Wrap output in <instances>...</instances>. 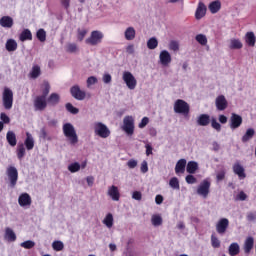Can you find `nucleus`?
<instances>
[{
  "mask_svg": "<svg viewBox=\"0 0 256 256\" xmlns=\"http://www.w3.org/2000/svg\"><path fill=\"white\" fill-rule=\"evenodd\" d=\"M210 123L212 129L221 133V123L217 121V118L211 117L209 114H200L197 118V125L200 127H207Z\"/></svg>",
  "mask_w": 256,
  "mask_h": 256,
  "instance_id": "obj_1",
  "label": "nucleus"
},
{
  "mask_svg": "<svg viewBox=\"0 0 256 256\" xmlns=\"http://www.w3.org/2000/svg\"><path fill=\"white\" fill-rule=\"evenodd\" d=\"M63 133L71 145H77V143H79V137L77 136L75 127H73L71 123H66L63 125Z\"/></svg>",
  "mask_w": 256,
  "mask_h": 256,
  "instance_id": "obj_2",
  "label": "nucleus"
},
{
  "mask_svg": "<svg viewBox=\"0 0 256 256\" xmlns=\"http://www.w3.org/2000/svg\"><path fill=\"white\" fill-rule=\"evenodd\" d=\"M174 112L178 113V115L189 117V113L191 112V107L189 106V103H187L185 100L178 99L174 103Z\"/></svg>",
  "mask_w": 256,
  "mask_h": 256,
  "instance_id": "obj_3",
  "label": "nucleus"
},
{
  "mask_svg": "<svg viewBox=\"0 0 256 256\" xmlns=\"http://www.w3.org/2000/svg\"><path fill=\"white\" fill-rule=\"evenodd\" d=\"M94 133L101 139H107L108 137H111V130H109V127H107V125L102 122L94 123Z\"/></svg>",
  "mask_w": 256,
  "mask_h": 256,
  "instance_id": "obj_4",
  "label": "nucleus"
},
{
  "mask_svg": "<svg viewBox=\"0 0 256 256\" xmlns=\"http://www.w3.org/2000/svg\"><path fill=\"white\" fill-rule=\"evenodd\" d=\"M2 103L7 111L13 109V90L5 87L2 93Z\"/></svg>",
  "mask_w": 256,
  "mask_h": 256,
  "instance_id": "obj_5",
  "label": "nucleus"
},
{
  "mask_svg": "<svg viewBox=\"0 0 256 256\" xmlns=\"http://www.w3.org/2000/svg\"><path fill=\"white\" fill-rule=\"evenodd\" d=\"M104 35L99 30H94L91 32L90 37H88L85 40L86 45H91L92 47H95L99 45V43H102Z\"/></svg>",
  "mask_w": 256,
  "mask_h": 256,
  "instance_id": "obj_6",
  "label": "nucleus"
},
{
  "mask_svg": "<svg viewBox=\"0 0 256 256\" xmlns=\"http://www.w3.org/2000/svg\"><path fill=\"white\" fill-rule=\"evenodd\" d=\"M122 130L126 135H133L135 133V119L133 116H125L123 119Z\"/></svg>",
  "mask_w": 256,
  "mask_h": 256,
  "instance_id": "obj_7",
  "label": "nucleus"
},
{
  "mask_svg": "<svg viewBox=\"0 0 256 256\" xmlns=\"http://www.w3.org/2000/svg\"><path fill=\"white\" fill-rule=\"evenodd\" d=\"M122 79L130 91H133L137 87V79L131 72L124 71Z\"/></svg>",
  "mask_w": 256,
  "mask_h": 256,
  "instance_id": "obj_8",
  "label": "nucleus"
},
{
  "mask_svg": "<svg viewBox=\"0 0 256 256\" xmlns=\"http://www.w3.org/2000/svg\"><path fill=\"white\" fill-rule=\"evenodd\" d=\"M6 175L10 181V187H15L17 181L19 180V172L15 166H9L6 170Z\"/></svg>",
  "mask_w": 256,
  "mask_h": 256,
  "instance_id": "obj_9",
  "label": "nucleus"
},
{
  "mask_svg": "<svg viewBox=\"0 0 256 256\" xmlns=\"http://www.w3.org/2000/svg\"><path fill=\"white\" fill-rule=\"evenodd\" d=\"M211 189V182L207 179L203 180L197 188V194L207 199L209 196V191Z\"/></svg>",
  "mask_w": 256,
  "mask_h": 256,
  "instance_id": "obj_10",
  "label": "nucleus"
},
{
  "mask_svg": "<svg viewBox=\"0 0 256 256\" xmlns=\"http://www.w3.org/2000/svg\"><path fill=\"white\" fill-rule=\"evenodd\" d=\"M215 106L217 111H225V109L229 107V102H227L225 95H219L216 97Z\"/></svg>",
  "mask_w": 256,
  "mask_h": 256,
  "instance_id": "obj_11",
  "label": "nucleus"
},
{
  "mask_svg": "<svg viewBox=\"0 0 256 256\" xmlns=\"http://www.w3.org/2000/svg\"><path fill=\"white\" fill-rule=\"evenodd\" d=\"M47 98L45 96H37L34 99V107L36 111H45L47 109Z\"/></svg>",
  "mask_w": 256,
  "mask_h": 256,
  "instance_id": "obj_12",
  "label": "nucleus"
},
{
  "mask_svg": "<svg viewBox=\"0 0 256 256\" xmlns=\"http://www.w3.org/2000/svg\"><path fill=\"white\" fill-rule=\"evenodd\" d=\"M70 93L74 99H77V101H83L86 97L85 91L81 90L79 85L72 86L70 89Z\"/></svg>",
  "mask_w": 256,
  "mask_h": 256,
  "instance_id": "obj_13",
  "label": "nucleus"
},
{
  "mask_svg": "<svg viewBox=\"0 0 256 256\" xmlns=\"http://www.w3.org/2000/svg\"><path fill=\"white\" fill-rule=\"evenodd\" d=\"M229 229V219L221 218L216 224V231L219 235H224Z\"/></svg>",
  "mask_w": 256,
  "mask_h": 256,
  "instance_id": "obj_14",
  "label": "nucleus"
},
{
  "mask_svg": "<svg viewBox=\"0 0 256 256\" xmlns=\"http://www.w3.org/2000/svg\"><path fill=\"white\" fill-rule=\"evenodd\" d=\"M243 125V117L239 114L232 113L230 117V129H239Z\"/></svg>",
  "mask_w": 256,
  "mask_h": 256,
  "instance_id": "obj_15",
  "label": "nucleus"
},
{
  "mask_svg": "<svg viewBox=\"0 0 256 256\" xmlns=\"http://www.w3.org/2000/svg\"><path fill=\"white\" fill-rule=\"evenodd\" d=\"M205 15H207V6H205V3H203V2H199L198 7L195 12V19H197V21H199V20L203 19V17H205Z\"/></svg>",
  "mask_w": 256,
  "mask_h": 256,
  "instance_id": "obj_16",
  "label": "nucleus"
},
{
  "mask_svg": "<svg viewBox=\"0 0 256 256\" xmlns=\"http://www.w3.org/2000/svg\"><path fill=\"white\" fill-rule=\"evenodd\" d=\"M159 60L163 67H167L171 63V54L167 50H162L159 55Z\"/></svg>",
  "mask_w": 256,
  "mask_h": 256,
  "instance_id": "obj_17",
  "label": "nucleus"
},
{
  "mask_svg": "<svg viewBox=\"0 0 256 256\" xmlns=\"http://www.w3.org/2000/svg\"><path fill=\"white\" fill-rule=\"evenodd\" d=\"M18 203L20 207L31 206V203H33V201L31 200V195H29L28 193H22L18 198Z\"/></svg>",
  "mask_w": 256,
  "mask_h": 256,
  "instance_id": "obj_18",
  "label": "nucleus"
},
{
  "mask_svg": "<svg viewBox=\"0 0 256 256\" xmlns=\"http://www.w3.org/2000/svg\"><path fill=\"white\" fill-rule=\"evenodd\" d=\"M254 245L255 239L253 237L249 236L248 238H246L243 246L244 253L246 255H249V253H251V251L253 250Z\"/></svg>",
  "mask_w": 256,
  "mask_h": 256,
  "instance_id": "obj_19",
  "label": "nucleus"
},
{
  "mask_svg": "<svg viewBox=\"0 0 256 256\" xmlns=\"http://www.w3.org/2000/svg\"><path fill=\"white\" fill-rule=\"evenodd\" d=\"M108 195L111 197L112 201H119L121 199V194L119 193V188L115 185H112L108 189Z\"/></svg>",
  "mask_w": 256,
  "mask_h": 256,
  "instance_id": "obj_20",
  "label": "nucleus"
},
{
  "mask_svg": "<svg viewBox=\"0 0 256 256\" xmlns=\"http://www.w3.org/2000/svg\"><path fill=\"white\" fill-rule=\"evenodd\" d=\"M233 172L235 175H238L239 179H245V177H247V174H245V168H243L239 163H235L233 165Z\"/></svg>",
  "mask_w": 256,
  "mask_h": 256,
  "instance_id": "obj_21",
  "label": "nucleus"
},
{
  "mask_svg": "<svg viewBox=\"0 0 256 256\" xmlns=\"http://www.w3.org/2000/svg\"><path fill=\"white\" fill-rule=\"evenodd\" d=\"M14 22L13 19L11 18V16H3L0 19V26L4 27L5 29H11V27H13Z\"/></svg>",
  "mask_w": 256,
  "mask_h": 256,
  "instance_id": "obj_22",
  "label": "nucleus"
},
{
  "mask_svg": "<svg viewBox=\"0 0 256 256\" xmlns=\"http://www.w3.org/2000/svg\"><path fill=\"white\" fill-rule=\"evenodd\" d=\"M24 145L27 151H31L33 147H35V140H33V136L29 132L26 133V139L24 141Z\"/></svg>",
  "mask_w": 256,
  "mask_h": 256,
  "instance_id": "obj_23",
  "label": "nucleus"
},
{
  "mask_svg": "<svg viewBox=\"0 0 256 256\" xmlns=\"http://www.w3.org/2000/svg\"><path fill=\"white\" fill-rule=\"evenodd\" d=\"M59 101H61V96L57 93H52L47 99L48 105L55 107V105H59Z\"/></svg>",
  "mask_w": 256,
  "mask_h": 256,
  "instance_id": "obj_24",
  "label": "nucleus"
},
{
  "mask_svg": "<svg viewBox=\"0 0 256 256\" xmlns=\"http://www.w3.org/2000/svg\"><path fill=\"white\" fill-rule=\"evenodd\" d=\"M6 141L10 147H15V145H17V136L15 135V132L8 131L6 134Z\"/></svg>",
  "mask_w": 256,
  "mask_h": 256,
  "instance_id": "obj_25",
  "label": "nucleus"
},
{
  "mask_svg": "<svg viewBox=\"0 0 256 256\" xmlns=\"http://www.w3.org/2000/svg\"><path fill=\"white\" fill-rule=\"evenodd\" d=\"M20 41H33V34L31 33V30L24 29L19 36Z\"/></svg>",
  "mask_w": 256,
  "mask_h": 256,
  "instance_id": "obj_26",
  "label": "nucleus"
},
{
  "mask_svg": "<svg viewBox=\"0 0 256 256\" xmlns=\"http://www.w3.org/2000/svg\"><path fill=\"white\" fill-rule=\"evenodd\" d=\"M199 169V164L195 161H189L186 166V171L190 175H193L197 173V170Z\"/></svg>",
  "mask_w": 256,
  "mask_h": 256,
  "instance_id": "obj_27",
  "label": "nucleus"
},
{
  "mask_svg": "<svg viewBox=\"0 0 256 256\" xmlns=\"http://www.w3.org/2000/svg\"><path fill=\"white\" fill-rule=\"evenodd\" d=\"M185 167H187V160L180 159L175 166V173H185Z\"/></svg>",
  "mask_w": 256,
  "mask_h": 256,
  "instance_id": "obj_28",
  "label": "nucleus"
},
{
  "mask_svg": "<svg viewBox=\"0 0 256 256\" xmlns=\"http://www.w3.org/2000/svg\"><path fill=\"white\" fill-rule=\"evenodd\" d=\"M6 51H8L9 53H13V51H17V41H15V39H8L6 41Z\"/></svg>",
  "mask_w": 256,
  "mask_h": 256,
  "instance_id": "obj_29",
  "label": "nucleus"
},
{
  "mask_svg": "<svg viewBox=\"0 0 256 256\" xmlns=\"http://www.w3.org/2000/svg\"><path fill=\"white\" fill-rule=\"evenodd\" d=\"M253 137H255V129L248 128L245 134L242 136V143H248V141H251Z\"/></svg>",
  "mask_w": 256,
  "mask_h": 256,
  "instance_id": "obj_30",
  "label": "nucleus"
},
{
  "mask_svg": "<svg viewBox=\"0 0 256 256\" xmlns=\"http://www.w3.org/2000/svg\"><path fill=\"white\" fill-rule=\"evenodd\" d=\"M208 9L211 13H219L221 11V1L216 0L209 4Z\"/></svg>",
  "mask_w": 256,
  "mask_h": 256,
  "instance_id": "obj_31",
  "label": "nucleus"
},
{
  "mask_svg": "<svg viewBox=\"0 0 256 256\" xmlns=\"http://www.w3.org/2000/svg\"><path fill=\"white\" fill-rule=\"evenodd\" d=\"M245 41L249 47H255V43H256L255 33L247 32L245 35Z\"/></svg>",
  "mask_w": 256,
  "mask_h": 256,
  "instance_id": "obj_32",
  "label": "nucleus"
},
{
  "mask_svg": "<svg viewBox=\"0 0 256 256\" xmlns=\"http://www.w3.org/2000/svg\"><path fill=\"white\" fill-rule=\"evenodd\" d=\"M5 239L8 241H17V235H15V232L11 228H6L5 229Z\"/></svg>",
  "mask_w": 256,
  "mask_h": 256,
  "instance_id": "obj_33",
  "label": "nucleus"
},
{
  "mask_svg": "<svg viewBox=\"0 0 256 256\" xmlns=\"http://www.w3.org/2000/svg\"><path fill=\"white\" fill-rule=\"evenodd\" d=\"M228 251L230 256L239 255V251H240L239 244L238 243L230 244Z\"/></svg>",
  "mask_w": 256,
  "mask_h": 256,
  "instance_id": "obj_34",
  "label": "nucleus"
},
{
  "mask_svg": "<svg viewBox=\"0 0 256 256\" xmlns=\"http://www.w3.org/2000/svg\"><path fill=\"white\" fill-rule=\"evenodd\" d=\"M125 39L127 41H133L135 39V28L128 27L125 31Z\"/></svg>",
  "mask_w": 256,
  "mask_h": 256,
  "instance_id": "obj_35",
  "label": "nucleus"
},
{
  "mask_svg": "<svg viewBox=\"0 0 256 256\" xmlns=\"http://www.w3.org/2000/svg\"><path fill=\"white\" fill-rule=\"evenodd\" d=\"M36 37L41 43H45L47 41V32H45V29L40 28L36 33Z\"/></svg>",
  "mask_w": 256,
  "mask_h": 256,
  "instance_id": "obj_36",
  "label": "nucleus"
},
{
  "mask_svg": "<svg viewBox=\"0 0 256 256\" xmlns=\"http://www.w3.org/2000/svg\"><path fill=\"white\" fill-rule=\"evenodd\" d=\"M16 153H17L18 159L21 161V159L25 157V144L23 143L18 144Z\"/></svg>",
  "mask_w": 256,
  "mask_h": 256,
  "instance_id": "obj_37",
  "label": "nucleus"
},
{
  "mask_svg": "<svg viewBox=\"0 0 256 256\" xmlns=\"http://www.w3.org/2000/svg\"><path fill=\"white\" fill-rule=\"evenodd\" d=\"M230 49H243V43L239 39H232L230 41Z\"/></svg>",
  "mask_w": 256,
  "mask_h": 256,
  "instance_id": "obj_38",
  "label": "nucleus"
},
{
  "mask_svg": "<svg viewBox=\"0 0 256 256\" xmlns=\"http://www.w3.org/2000/svg\"><path fill=\"white\" fill-rule=\"evenodd\" d=\"M103 224L106 225L108 229H111V227H113V214L108 213L103 220Z\"/></svg>",
  "mask_w": 256,
  "mask_h": 256,
  "instance_id": "obj_39",
  "label": "nucleus"
},
{
  "mask_svg": "<svg viewBox=\"0 0 256 256\" xmlns=\"http://www.w3.org/2000/svg\"><path fill=\"white\" fill-rule=\"evenodd\" d=\"M158 45H159V41H157V38L155 37H152L147 41L148 49H151V50L157 49Z\"/></svg>",
  "mask_w": 256,
  "mask_h": 256,
  "instance_id": "obj_40",
  "label": "nucleus"
},
{
  "mask_svg": "<svg viewBox=\"0 0 256 256\" xmlns=\"http://www.w3.org/2000/svg\"><path fill=\"white\" fill-rule=\"evenodd\" d=\"M151 221L154 227H159L160 225H163V218L159 215H153Z\"/></svg>",
  "mask_w": 256,
  "mask_h": 256,
  "instance_id": "obj_41",
  "label": "nucleus"
},
{
  "mask_svg": "<svg viewBox=\"0 0 256 256\" xmlns=\"http://www.w3.org/2000/svg\"><path fill=\"white\" fill-rule=\"evenodd\" d=\"M52 249H54V251H63V249H65V244H63L62 241H54L52 243Z\"/></svg>",
  "mask_w": 256,
  "mask_h": 256,
  "instance_id": "obj_42",
  "label": "nucleus"
},
{
  "mask_svg": "<svg viewBox=\"0 0 256 256\" xmlns=\"http://www.w3.org/2000/svg\"><path fill=\"white\" fill-rule=\"evenodd\" d=\"M39 75H41V67H39V66H33L32 67V71H31V73H30V77L32 78V79H37V77H39Z\"/></svg>",
  "mask_w": 256,
  "mask_h": 256,
  "instance_id": "obj_43",
  "label": "nucleus"
},
{
  "mask_svg": "<svg viewBox=\"0 0 256 256\" xmlns=\"http://www.w3.org/2000/svg\"><path fill=\"white\" fill-rule=\"evenodd\" d=\"M211 245L214 249H219V247H221V241L217 236H215V234L211 235Z\"/></svg>",
  "mask_w": 256,
  "mask_h": 256,
  "instance_id": "obj_44",
  "label": "nucleus"
},
{
  "mask_svg": "<svg viewBox=\"0 0 256 256\" xmlns=\"http://www.w3.org/2000/svg\"><path fill=\"white\" fill-rule=\"evenodd\" d=\"M80 169L81 164H79V162H74L68 166V171H70V173H77Z\"/></svg>",
  "mask_w": 256,
  "mask_h": 256,
  "instance_id": "obj_45",
  "label": "nucleus"
},
{
  "mask_svg": "<svg viewBox=\"0 0 256 256\" xmlns=\"http://www.w3.org/2000/svg\"><path fill=\"white\" fill-rule=\"evenodd\" d=\"M50 91H51V85L49 84V82H44L41 96L47 98V95H49Z\"/></svg>",
  "mask_w": 256,
  "mask_h": 256,
  "instance_id": "obj_46",
  "label": "nucleus"
},
{
  "mask_svg": "<svg viewBox=\"0 0 256 256\" xmlns=\"http://www.w3.org/2000/svg\"><path fill=\"white\" fill-rule=\"evenodd\" d=\"M197 43H199L200 45H207V36H205L204 34H198L195 37Z\"/></svg>",
  "mask_w": 256,
  "mask_h": 256,
  "instance_id": "obj_47",
  "label": "nucleus"
},
{
  "mask_svg": "<svg viewBox=\"0 0 256 256\" xmlns=\"http://www.w3.org/2000/svg\"><path fill=\"white\" fill-rule=\"evenodd\" d=\"M169 185L172 189H177L179 190L181 187L179 185V179L177 177H173L169 181Z\"/></svg>",
  "mask_w": 256,
  "mask_h": 256,
  "instance_id": "obj_48",
  "label": "nucleus"
},
{
  "mask_svg": "<svg viewBox=\"0 0 256 256\" xmlns=\"http://www.w3.org/2000/svg\"><path fill=\"white\" fill-rule=\"evenodd\" d=\"M86 35H87V30L86 29L78 28V30H77V39H78V41H83V39H85Z\"/></svg>",
  "mask_w": 256,
  "mask_h": 256,
  "instance_id": "obj_49",
  "label": "nucleus"
},
{
  "mask_svg": "<svg viewBox=\"0 0 256 256\" xmlns=\"http://www.w3.org/2000/svg\"><path fill=\"white\" fill-rule=\"evenodd\" d=\"M66 110L69 113H72V115H77V113H79V110L76 107H74L71 103L66 104Z\"/></svg>",
  "mask_w": 256,
  "mask_h": 256,
  "instance_id": "obj_50",
  "label": "nucleus"
},
{
  "mask_svg": "<svg viewBox=\"0 0 256 256\" xmlns=\"http://www.w3.org/2000/svg\"><path fill=\"white\" fill-rule=\"evenodd\" d=\"M20 246L23 247L24 249H33V247H35V243L31 240H28L22 242Z\"/></svg>",
  "mask_w": 256,
  "mask_h": 256,
  "instance_id": "obj_51",
  "label": "nucleus"
},
{
  "mask_svg": "<svg viewBox=\"0 0 256 256\" xmlns=\"http://www.w3.org/2000/svg\"><path fill=\"white\" fill-rule=\"evenodd\" d=\"M66 51H67V53H76V51H77V44L69 43L66 46Z\"/></svg>",
  "mask_w": 256,
  "mask_h": 256,
  "instance_id": "obj_52",
  "label": "nucleus"
},
{
  "mask_svg": "<svg viewBox=\"0 0 256 256\" xmlns=\"http://www.w3.org/2000/svg\"><path fill=\"white\" fill-rule=\"evenodd\" d=\"M186 183H188V185H194V183H197V178H195V176L193 175H187L186 178Z\"/></svg>",
  "mask_w": 256,
  "mask_h": 256,
  "instance_id": "obj_53",
  "label": "nucleus"
},
{
  "mask_svg": "<svg viewBox=\"0 0 256 256\" xmlns=\"http://www.w3.org/2000/svg\"><path fill=\"white\" fill-rule=\"evenodd\" d=\"M247 199V194L243 191H240L235 197V201H245Z\"/></svg>",
  "mask_w": 256,
  "mask_h": 256,
  "instance_id": "obj_54",
  "label": "nucleus"
},
{
  "mask_svg": "<svg viewBox=\"0 0 256 256\" xmlns=\"http://www.w3.org/2000/svg\"><path fill=\"white\" fill-rule=\"evenodd\" d=\"M0 119L3 123H5L6 125H8V123H11V118H9V116L7 114H5V112H2L0 114Z\"/></svg>",
  "mask_w": 256,
  "mask_h": 256,
  "instance_id": "obj_55",
  "label": "nucleus"
},
{
  "mask_svg": "<svg viewBox=\"0 0 256 256\" xmlns=\"http://www.w3.org/2000/svg\"><path fill=\"white\" fill-rule=\"evenodd\" d=\"M169 49L171 51H179V42L171 41L170 44H169Z\"/></svg>",
  "mask_w": 256,
  "mask_h": 256,
  "instance_id": "obj_56",
  "label": "nucleus"
},
{
  "mask_svg": "<svg viewBox=\"0 0 256 256\" xmlns=\"http://www.w3.org/2000/svg\"><path fill=\"white\" fill-rule=\"evenodd\" d=\"M132 199H134L135 201H141V199H143V194L139 191H134L132 193Z\"/></svg>",
  "mask_w": 256,
  "mask_h": 256,
  "instance_id": "obj_57",
  "label": "nucleus"
},
{
  "mask_svg": "<svg viewBox=\"0 0 256 256\" xmlns=\"http://www.w3.org/2000/svg\"><path fill=\"white\" fill-rule=\"evenodd\" d=\"M147 125H149V118L148 117H144V118H142V120L139 123L138 127H139V129H143V128L147 127Z\"/></svg>",
  "mask_w": 256,
  "mask_h": 256,
  "instance_id": "obj_58",
  "label": "nucleus"
},
{
  "mask_svg": "<svg viewBox=\"0 0 256 256\" xmlns=\"http://www.w3.org/2000/svg\"><path fill=\"white\" fill-rule=\"evenodd\" d=\"M97 83V77L95 76H90L87 79V87H91V85H95Z\"/></svg>",
  "mask_w": 256,
  "mask_h": 256,
  "instance_id": "obj_59",
  "label": "nucleus"
},
{
  "mask_svg": "<svg viewBox=\"0 0 256 256\" xmlns=\"http://www.w3.org/2000/svg\"><path fill=\"white\" fill-rule=\"evenodd\" d=\"M60 4L68 11L69 7H71V0H60Z\"/></svg>",
  "mask_w": 256,
  "mask_h": 256,
  "instance_id": "obj_60",
  "label": "nucleus"
},
{
  "mask_svg": "<svg viewBox=\"0 0 256 256\" xmlns=\"http://www.w3.org/2000/svg\"><path fill=\"white\" fill-rule=\"evenodd\" d=\"M140 171L141 173H147V171H149V166L147 164V161H143L140 167Z\"/></svg>",
  "mask_w": 256,
  "mask_h": 256,
  "instance_id": "obj_61",
  "label": "nucleus"
},
{
  "mask_svg": "<svg viewBox=\"0 0 256 256\" xmlns=\"http://www.w3.org/2000/svg\"><path fill=\"white\" fill-rule=\"evenodd\" d=\"M127 166L129 167V169H135V167H137V160L135 159H130L127 162Z\"/></svg>",
  "mask_w": 256,
  "mask_h": 256,
  "instance_id": "obj_62",
  "label": "nucleus"
},
{
  "mask_svg": "<svg viewBox=\"0 0 256 256\" xmlns=\"http://www.w3.org/2000/svg\"><path fill=\"white\" fill-rule=\"evenodd\" d=\"M112 79L113 78L111 77V74H104L102 81H103V83L108 84V83H111Z\"/></svg>",
  "mask_w": 256,
  "mask_h": 256,
  "instance_id": "obj_63",
  "label": "nucleus"
},
{
  "mask_svg": "<svg viewBox=\"0 0 256 256\" xmlns=\"http://www.w3.org/2000/svg\"><path fill=\"white\" fill-rule=\"evenodd\" d=\"M216 179H217V181H223V179H225V171L222 170V171L218 172L216 175Z\"/></svg>",
  "mask_w": 256,
  "mask_h": 256,
  "instance_id": "obj_64",
  "label": "nucleus"
}]
</instances>
